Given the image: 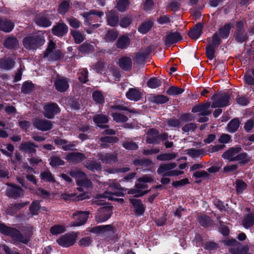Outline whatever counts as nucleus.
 <instances>
[{
	"mask_svg": "<svg viewBox=\"0 0 254 254\" xmlns=\"http://www.w3.org/2000/svg\"><path fill=\"white\" fill-rule=\"evenodd\" d=\"M112 117L114 120L117 122L124 123L128 120V118L126 116L118 113H113Z\"/></svg>",
	"mask_w": 254,
	"mask_h": 254,
	"instance_id": "58",
	"label": "nucleus"
},
{
	"mask_svg": "<svg viewBox=\"0 0 254 254\" xmlns=\"http://www.w3.org/2000/svg\"><path fill=\"white\" fill-rule=\"evenodd\" d=\"M67 21L69 25L73 28L77 29L80 27L81 24L80 22L73 17L67 18Z\"/></svg>",
	"mask_w": 254,
	"mask_h": 254,
	"instance_id": "62",
	"label": "nucleus"
},
{
	"mask_svg": "<svg viewBox=\"0 0 254 254\" xmlns=\"http://www.w3.org/2000/svg\"><path fill=\"white\" fill-rule=\"evenodd\" d=\"M244 27V23L242 21H239L236 24V30L234 32L233 37L237 43L246 42L249 39V35Z\"/></svg>",
	"mask_w": 254,
	"mask_h": 254,
	"instance_id": "3",
	"label": "nucleus"
},
{
	"mask_svg": "<svg viewBox=\"0 0 254 254\" xmlns=\"http://www.w3.org/2000/svg\"><path fill=\"white\" fill-rule=\"evenodd\" d=\"M76 237V235L74 232L68 233L61 236L56 241L60 246L63 248H68L74 244Z\"/></svg>",
	"mask_w": 254,
	"mask_h": 254,
	"instance_id": "5",
	"label": "nucleus"
},
{
	"mask_svg": "<svg viewBox=\"0 0 254 254\" xmlns=\"http://www.w3.org/2000/svg\"><path fill=\"white\" fill-rule=\"evenodd\" d=\"M41 179L46 181L49 183H55L56 182V180L52 174L49 171H44L41 173Z\"/></svg>",
	"mask_w": 254,
	"mask_h": 254,
	"instance_id": "49",
	"label": "nucleus"
},
{
	"mask_svg": "<svg viewBox=\"0 0 254 254\" xmlns=\"http://www.w3.org/2000/svg\"><path fill=\"white\" fill-rule=\"evenodd\" d=\"M197 221L200 225L204 228H208L212 225V220L210 217L206 215H201L197 217Z\"/></svg>",
	"mask_w": 254,
	"mask_h": 254,
	"instance_id": "32",
	"label": "nucleus"
},
{
	"mask_svg": "<svg viewBox=\"0 0 254 254\" xmlns=\"http://www.w3.org/2000/svg\"><path fill=\"white\" fill-rule=\"evenodd\" d=\"M210 106V103L207 102L203 104L196 105L194 106L191 111L193 113H197L202 111V110H208Z\"/></svg>",
	"mask_w": 254,
	"mask_h": 254,
	"instance_id": "54",
	"label": "nucleus"
},
{
	"mask_svg": "<svg viewBox=\"0 0 254 254\" xmlns=\"http://www.w3.org/2000/svg\"><path fill=\"white\" fill-rule=\"evenodd\" d=\"M123 146L127 150H136L138 145L131 139H127L123 142Z\"/></svg>",
	"mask_w": 254,
	"mask_h": 254,
	"instance_id": "47",
	"label": "nucleus"
},
{
	"mask_svg": "<svg viewBox=\"0 0 254 254\" xmlns=\"http://www.w3.org/2000/svg\"><path fill=\"white\" fill-rule=\"evenodd\" d=\"M93 120L96 125L101 128H107L108 125H105L109 122V117L103 114H96L93 117Z\"/></svg>",
	"mask_w": 254,
	"mask_h": 254,
	"instance_id": "16",
	"label": "nucleus"
},
{
	"mask_svg": "<svg viewBox=\"0 0 254 254\" xmlns=\"http://www.w3.org/2000/svg\"><path fill=\"white\" fill-rule=\"evenodd\" d=\"M192 178L195 179L194 183L197 184H199L202 182V180L201 179H208L210 175L204 170H200L195 171L192 174Z\"/></svg>",
	"mask_w": 254,
	"mask_h": 254,
	"instance_id": "29",
	"label": "nucleus"
},
{
	"mask_svg": "<svg viewBox=\"0 0 254 254\" xmlns=\"http://www.w3.org/2000/svg\"><path fill=\"white\" fill-rule=\"evenodd\" d=\"M41 208V206L40 201L38 200H34L31 203L29 208V210L31 215L33 216L38 215L39 211Z\"/></svg>",
	"mask_w": 254,
	"mask_h": 254,
	"instance_id": "34",
	"label": "nucleus"
},
{
	"mask_svg": "<svg viewBox=\"0 0 254 254\" xmlns=\"http://www.w3.org/2000/svg\"><path fill=\"white\" fill-rule=\"evenodd\" d=\"M129 201L133 208L134 214L136 216H142L144 214L146 206L143 204L141 199L130 198Z\"/></svg>",
	"mask_w": 254,
	"mask_h": 254,
	"instance_id": "10",
	"label": "nucleus"
},
{
	"mask_svg": "<svg viewBox=\"0 0 254 254\" xmlns=\"http://www.w3.org/2000/svg\"><path fill=\"white\" fill-rule=\"evenodd\" d=\"M84 166L91 172H99L101 170L102 167L100 163L95 161L94 160H87L84 162Z\"/></svg>",
	"mask_w": 254,
	"mask_h": 254,
	"instance_id": "25",
	"label": "nucleus"
},
{
	"mask_svg": "<svg viewBox=\"0 0 254 254\" xmlns=\"http://www.w3.org/2000/svg\"><path fill=\"white\" fill-rule=\"evenodd\" d=\"M44 34L38 33L30 35L23 39V45L28 50H34L41 47L45 43Z\"/></svg>",
	"mask_w": 254,
	"mask_h": 254,
	"instance_id": "2",
	"label": "nucleus"
},
{
	"mask_svg": "<svg viewBox=\"0 0 254 254\" xmlns=\"http://www.w3.org/2000/svg\"><path fill=\"white\" fill-rule=\"evenodd\" d=\"M130 38L125 35L120 36L116 43V47L118 49L123 50L127 49L130 45Z\"/></svg>",
	"mask_w": 254,
	"mask_h": 254,
	"instance_id": "27",
	"label": "nucleus"
},
{
	"mask_svg": "<svg viewBox=\"0 0 254 254\" xmlns=\"http://www.w3.org/2000/svg\"><path fill=\"white\" fill-rule=\"evenodd\" d=\"M182 39V37L179 32H171L167 35L165 40V45L170 46L176 43Z\"/></svg>",
	"mask_w": 254,
	"mask_h": 254,
	"instance_id": "19",
	"label": "nucleus"
},
{
	"mask_svg": "<svg viewBox=\"0 0 254 254\" xmlns=\"http://www.w3.org/2000/svg\"><path fill=\"white\" fill-rule=\"evenodd\" d=\"M67 26L63 22H59L54 25L51 29L52 33L58 37H63L68 32Z\"/></svg>",
	"mask_w": 254,
	"mask_h": 254,
	"instance_id": "14",
	"label": "nucleus"
},
{
	"mask_svg": "<svg viewBox=\"0 0 254 254\" xmlns=\"http://www.w3.org/2000/svg\"><path fill=\"white\" fill-rule=\"evenodd\" d=\"M236 190L238 194H241L247 188V184L243 181L238 180L236 182Z\"/></svg>",
	"mask_w": 254,
	"mask_h": 254,
	"instance_id": "51",
	"label": "nucleus"
},
{
	"mask_svg": "<svg viewBox=\"0 0 254 254\" xmlns=\"http://www.w3.org/2000/svg\"><path fill=\"white\" fill-rule=\"evenodd\" d=\"M68 173L71 177L75 178L76 180L87 177L86 174L84 172L78 169L71 170L68 172Z\"/></svg>",
	"mask_w": 254,
	"mask_h": 254,
	"instance_id": "45",
	"label": "nucleus"
},
{
	"mask_svg": "<svg viewBox=\"0 0 254 254\" xmlns=\"http://www.w3.org/2000/svg\"><path fill=\"white\" fill-rule=\"evenodd\" d=\"M18 204L19 203L10 204L5 210L6 214L11 216L16 214L19 210L21 209L20 205Z\"/></svg>",
	"mask_w": 254,
	"mask_h": 254,
	"instance_id": "39",
	"label": "nucleus"
},
{
	"mask_svg": "<svg viewBox=\"0 0 254 254\" xmlns=\"http://www.w3.org/2000/svg\"><path fill=\"white\" fill-rule=\"evenodd\" d=\"M9 175L8 171L6 169L4 160H0V178H5Z\"/></svg>",
	"mask_w": 254,
	"mask_h": 254,
	"instance_id": "56",
	"label": "nucleus"
},
{
	"mask_svg": "<svg viewBox=\"0 0 254 254\" xmlns=\"http://www.w3.org/2000/svg\"><path fill=\"white\" fill-rule=\"evenodd\" d=\"M190 184L189 180L188 178H184L179 181H176L172 183V186L175 188H178Z\"/></svg>",
	"mask_w": 254,
	"mask_h": 254,
	"instance_id": "60",
	"label": "nucleus"
},
{
	"mask_svg": "<svg viewBox=\"0 0 254 254\" xmlns=\"http://www.w3.org/2000/svg\"><path fill=\"white\" fill-rule=\"evenodd\" d=\"M203 25L201 23H197L194 27L190 29L188 33L189 36L193 39L198 38L202 33Z\"/></svg>",
	"mask_w": 254,
	"mask_h": 254,
	"instance_id": "21",
	"label": "nucleus"
},
{
	"mask_svg": "<svg viewBox=\"0 0 254 254\" xmlns=\"http://www.w3.org/2000/svg\"><path fill=\"white\" fill-rule=\"evenodd\" d=\"M44 116L48 119H53L55 115L59 113L61 110L58 105L55 103H47L43 107Z\"/></svg>",
	"mask_w": 254,
	"mask_h": 254,
	"instance_id": "8",
	"label": "nucleus"
},
{
	"mask_svg": "<svg viewBox=\"0 0 254 254\" xmlns=\"http://www.w3.org/2000/svg\"><path fill=\"white\" fill-rule=\"evenodd\" d=\"M0 233L4 236L11 238L15 242L27 245L31 241L33 235V230L31 227L27 228L26 229V232L23 234L18 229L8 226L3 223H0Z\"/></svg>",
	"mask_w": 254,
	"mask_h": 254,
	"instance_id": "1",
	"label": "nucleus"
},
{
	"mask_svg": "<svg viewBox=\"0 0 254 254\" xmlns=\"http://www.w3.org/2000/svg\"><path fill=\"white\" fill-rule=\"evenodd\" d=\"M3 45L5 48L9 50H16L19 47V43L17 38L13 36H9L4 41Z\"/></svg>",
	"mask_w": 254,
	"mask_h": 254,
	"instance_id": "22",
	"label": "nucleus"
},
{
	"mask_svg": "<svg viewBox=\"0 0 254 254\" xmlns=\"http://www.w3.org/2000/svg\"><path fill=\"white\" fill-rule=\"evenodd\" d=\"M216 48L212 47L210 45H207L206 47V55L208 59L211 60L214 57V53Z\"/></svg>",
	"mask_w": 254,
	"mask_h": 254,
	"instance_id": "61",
	"label": "nucleus"
},
{
	"mask_svg": "<svg viewBox=\"0 0 254 254\" xmlns=\"http://www.w3.org/2000/svg\"><path fill=\"white\" fill-rule=\"evenodd\" d=\"M169 100V98L163 95H158L155 96L153 98V101L156 104H163L167 102Z\"/></svg>",
	"mask_w": 254,
	"mask_h": 254,
	"instance_id": "63",
	"label": "nucleus"
},
{
	"mask_svg": "<svg viewBox=\"0 0 254 254\" xmlns=\"http://www.w3.org/2000/svg\"><path fill=\"white\" fill-rule=\"evenodd\" d=\"M161 81L160 79L153 77L148 80L147 82V86L151 88H156L161 85Z\"/></svg>",
	"mask_w": 254,
	"mask_h": 254,
	"instance_id": "52",
	"label": "nucleus"
},
{
	"mask_svg": "<svg viewBox=\"0 0 254 254\" xmlns=\"http://www.w3.org/2000/svg\"><path fill=\"white\" fill-rule=\"evenodd\" d=\"M66 231L65 227L60 224H56L52 226L50 229V232L53 235H58L64 233Z\"/></svg>",
	"mask_w": 254,
	"mask_h": 254,
	"instance_id": "40",
	"label": "nucleus"
},
{
	"mask_svg": "<svg viewBox=\"0 0 254 254\" xmlns=\"http://www.w3.org/2000/svg\"><path fill=\"white\" fill-rule=\"evenodd\" d=\"M231 28V25L230 23L225 24L224 26L221 27L219 30L221 37L223 39L227 38L229 35Z\"/></svg>",
	"mask_w": 254,
	"mask_h": 254,
	"instance_id": "43",
	"label": "nucleus"
},
{
	"mask_svg": "<svg viewBox=\"0 0 254 254\" xmlns=\"http://www.w3.org/2000/svg\"><path fill=\"white\" fill-rule=\"evenodd\" d=\"M221 42V40L217 33H215L212 36V43L208 44L214 48H217Z\"/></svg>",
	"mask_w": 254,
	"mask_h": 254,
	"instance_id": "64",
	"label": "nucleus"
},
{
	"mask_svg": "<svg viewBox=\"0 0 254 254\" xmlns=\"http://www.w3.org/2000/svg\"><path fill=\"white\" fill-rule=\"evenodd\" d=\"M242 149L240 147H231L226 151L222 157L224 159H246L248 155L246 153H242L239 154Z\"/></svg>",
	"mask_w": 254,
	"mask_h": 254,
	"instance_id": "6",
	"label": "nucleus"
},
{
	"mask_svg": "<svg viewBox=\"0 0 254 254\" xmlns=\"http://www.w3.org/2000/svg\"><path fill=\"white\" fill-rule=\"evenodd\" d=\"M89 215V212L88 211H76L72 216V218L75 220L72 223V225L77 227L84 225L88 219Z\"/></svg>",
	"mask_w": 254,
	"mask_h": 254,
	"instance_id": "7",
	"label": "nucleus"
},
{
	"mask_svg": "<svg viewBox=\"0 0 254 254\" xmlns=\"http://www.w3.org/2000/svg\"><path fill=\"white\" fill-rule=\"evenodd\" d=\"M158 133H159V131L156 129L151 128L149 129L147 133L146 142L149 144H158Z\"/></svg>",
	"mask_w": 254,
	"mask_h": 254,
	"instance_id": "18",
	"label": "nucleus"
},
{
	"mask_svg": "<svg viewBox=\"0 0 254 254\" xmlns=\"http://www.w3.org/2000/svg\"><path fill=\"white\" fill-rule=\"evenodd\" d=\"M127 97L130 100L137 101L141 98V93L136 88H130L126 93Z\"/></svg>",
	"mask_w": 254,
	"mask_h": 254,
	"instance_id": "30",
	"label": "nucleus"
},
{
	"mask_svg": "<svg viewBox=\"0 0 254 254\" xmlns=\"http://www.w3.org/2000/svg\"><path fill=\"white\" fill-rule=\"evenodd\" d=\"M129 4L128 0H120L117 2L116 7L119 11L124 12L127 9Z\"/></svg>",
	"mask_w": 254,
	"mask_h": 254,
	"instance_id": "48",
	"label": "nucleus"
},
{
	"mask_svg": "<svg viewBox=\"0 0 254 254\" xmlns=\"http://www.w3.org/2000/svg\"><path fill=\"white\" fill-rule=\"evenodd\" d=\"M35 22L38 25L43 27H48L52 25V22L47 16L40 14L35 18Z\"/></svg>",
	"mask_w": 254,
	"mask_h": 254,
	"instance_id": "24",
	"label": "nucleus"
},
{
	"mask_svg": "<svg viewBox=\"0 0 254 254\" xmlns=\"http://www.w3.org/2000/svg\"><path fill=\"white\" fill-rule=\"evenodd\" d=\"M15 64V61L11 58L4 57L0 59V68L8 70L12 69Z\"/></svg>",
	"mask_w": 254,
	"mask_h": 254,
	"instance_id": "20",
	"label": "nucleus"
},
{
	"mask_svg": "<svg viewBox=\"0 0 254 254\" xmlns=\"http://www.w3.org/2000/svg\"><path fill=\"white\" fill-rule=\"evenodd\" d=\"M107 21L108 24L112 27H116L119 23L118 13L116 11L111 10L107 14Z\"/></svg>",
	"mask_w": 254,
	"mask_h": 254,
	"instance_id": "17",
	"label": "nucleus"
},
{
	"mask_svg": "<svg viewBox=\"0 0 254 254\" xmlns=\"http://www.w3.org/2000/svg\"><path fill=\"white\" fill-rule=\"evenodd\" d=\"M112 206H104L99 209V212L96 216V220L98 223H102L108 220L111 216Z\"/></svg>",
	"mask_w": 254,
	"mask_h": 254,
	"instance_id": "9",
	"label": "nucleus"
},
{
	"mask_svg": "<svg viewBox=\"0 0 254 254\" xmlns=\"http://www.w3.org/2000/svg\"><path fill=\"white\" fill-rule=\"evenodd\" d=\"M14 26V24L11 20L0 17V30L9 32L13 29Z\"/></svg>",
	"mask_w": 254,
	"mask_h": 254,
	"instance_id": "23",
	"label": "nucleus"
},
{
	"mask_svg": "<svg viewBox=\"0 0 254 254\" xmlns=\"http://www.w3.org/2000/svg\"><path fill=\"white\" fill-rule=\"evenodd\" d=\"M177 166V163L174 162L161 165L157 169V173L161 175L165 172H167L171 171V170L176 167Z\"/></svg>",
	"mask_w": 254,
	"mask_h": 254,
	"instance_id": "38",
	"label": "nucleus"
},
{
	"mask_svg": "<svg viewBox=\"0 0 254 254\" xmlns=\"http://www.w3.org/2000/svg\"><path fill=\"white\" fill-rule=\"evenodd\" d=\"M230 95L227 93L219 94L218 98L215 100L211 104L212 108H222L229 104Z\"/></svg>",
	"mask_w": 254,
	"mask_h": 254,
	"instance_id": "13",
	"label": "nucleus"
},
{
	"mask_svg": "<svg viewBox=\"0 0 254 254\" xmlns=\"http://www.w3.org/2000/svg\"><path fill=\"white\" fill-rule=\"evenodd\" d=\"M34 88V85L31 81L24 82L21 87V91L24 94L31 93Z\"/></svg>",
	"mask_w": 254,
	"mask_h": 254,
	"instance_id": "44",
	"label": "nucleus"
},
{
	"mask_svg": "<svg viewBox=\"0 0 254 254\" xmlns=\"http://www.w3.org/2000/svg\"><path fill=\"white\" fill-rule=\"evenodd\" d=\"M100 141L102 142L101 144V146L103 147H107V143H115L119 141V138L116 136H107L105 137H102L100 138Z\"/></svg>",
	"mask_w": 254,
	"mask_h": 254,
	"instance_id": "42",
	"label": "nucleus"
},
{
	"mask_svg": "<svg viewBox=\"0 0 254 254\" xmlns=\"http://www.w3.org/2000/svg\"><path fill=\"white\" fill-rule=\"evenodd\" d=\"M76 183L77 186L84 188H89L92 186L91 181L87 177L76 180Z\"/></svg>",
	"mask_w": 254,
	"mask_h": 254,
	"instance_id": "50",
	"label": "nucleus"
},
{
	"mask_svg": "<svg viewBox=\"0 0 254 254\" xmlns=\"http://www.w3.org/2000/svg\"><path fill=\"white\" fill-rule=\"evenodd\" d=\"M70 8L69 0H64L59 4L57 10L60 14L64 15L69 11Z\"/></svg>",
	"mask_w": 254,
	"mask_h": 254,
	"instance_id": "37",
	"label": "nucleus"
},
{
	"mask_svg": "<svg viewBox=\"0 0 254 254\" xmlns=\"http://www.w3.org/2000/svg\"><path fill=\"white\" fill-rule=\"evenodd\" d=\"M33 125L35 128L42 131H47L53 127L51 121L43 119H35Z\"/></svg>",
	"mask_w": 254,
	"mask_h": 254,
	"instance_id": "12",
	"label": "nucleus"
},
{
	"mask_svg": "<svg viewBox=\"0 0 254 254\" xmlns=\"http://www.w3.org/2000/svg\"><path fill=\"white\" fill-rule=\"evenodd\" d=\"M151 51V47H148L144 50H141L138 52L135 53L133 60L134 62L137 64H144Z\"/></svg>",
	"mask_w": 254,
	"mask_h": 254,
	"instance_id": "11",
	"label": "nucleus"
},
{
	"mask_svg": "<svg viewBox=\"0 0 254 254\" xmlns=\"http://www.w3.org/2000/svg\"><path fill=\"white\" fill-rule=\"evenodd\" d=\"M78 51L83 54H87L92 53L94 50V46L90 43L84 42L78 47Z\"/></svg>",
	"mask_w": 254,
	"mask_h": 254,
	"instance_id": "36",
	"label": "nucleus"
},
{
	"mask_svg": "<svg viewBox=\"0 0 254 254\" xmlns=\"http://www.w3.org/2000/svg\"><path fill=\"white\" fill-rule=\"evenodd\" d=\"M92 98L94 101L99 104H102L104 102V98L100 91H95L92 94Z\"/></svg>",
	"mask_w": 254,
	"mask_h": 254,
	"instance_id": "59",
	"label": "nucleus"
},
{
	"mask_svg": "<svg viewBox=\"0 0 254 254\" xmlns=\"http://www.w3.org/2000/svg\"><path fill=\"white\" fill-rule=\"evenodd\" d=\"M7 185L5 195L8 197L15 199L24 196L25 191L21 187L13 183H7Z\"/></svg>",
	"mask_w": 254,
	"mask_h": 254,
	"instance_id": "4",
	"label": "nucleus"
},
{
	"mask_svg": "<svg viewBox=\"0 0 254 254\" xmlns=\"http://www.w3.org/2000/svg\"><path fill=\"white\" fill-rule=\"evenodd\" d=\"M243 226L246 228H250L254 224V215L253 214H248L243 220Z\"/></svg>",
	"mask_w": 254,
	"mask_h": 254,
	"instance_id": "41",
	"label": "nucleus"
},
{
	"mask_svg": "<svg viewBox=\"0 0 254 254\" xmlns=\"http://www.w3.org/2000/svg\"><path fill=\"white\" fill-rule=\"evenodd\" d=\"M120 67L125 71H129L132 68V60L129 57H123L119 61Z\"/></svg>",
	"mask_w": 254,
	"mask_h": 254,
	"instance_id": "28",
	"label": "nucleus"
},
{
	"mask_svg": "<svg viewBox=\"0 0 254 254\" xmlns=\"http://www.w3.org/2000/svg\"><path fill=\"white\" fill-rule=\"evenodd\" d=\"M240 124L239 119L234 118L228 124L227 129L230 133L235 132L238 129Z\"/></svg>",
	"mask_w": 254,
	"mask_h": 254,
	"instance_id": "33",
	"label": "nucleus"
},
{
	"mask_svg": "<svg viewBox=\"0 0 254 254\" xmlns=\"http://www.w3.org/2000/svg\"><path fill=\"white\" fill-rule=\"evenodd\" d=\"M38 146L31 142H24L21 143L19 146V149L25 153H33L36 151V148Z\"/></svg>",
	"mask_w": 254,
	"mask_h": 254,
	"instance_id": "26",
	"label": "nucleus"
},
{
	"mask_svg": "<svg viewBox=\"0 0 254 254\" xmlns=\"http://www.w3.org/2000/svg\"><path fill=\"white\" fill-rule=\"evenodd\" d=\"M69 79L66 77L58 76L55 81L56 89L60 92L66 91L69 88Z\"/></svg>",
	"mask_w": 254,
	"mask_h": 254,
	"instance_id": "15",
	"label": "nucleus"
},
{
	"mask_svg": "<svg viewBox=\"0 0 254 254\" xmlns=\"http://www.w3.org/2000/svg\"><path fill=\"white\" fill-rule=\"evenodd\" d=\"M186 152L187 154L193 158H201L206 154L203 149H196L195 148H191L186 150Z\"/></svg>",
	"mask_w": 254,
	"mask_h": 254,
	"instance_id": "35",
	"label": "nucleus"
},
{
	"mask_svg": "<svg viewBox=\"0 0 254 254\" xmlns=\"http://www.w3.org/2000/svg\"><path fill=\"white\" fill-rule=\"evenodd\" d=\"M184 91L183 88L176 86H171L166 91V93L169 95H176L182 94Z\"/></svg>",
	"mask_w": 254,
	"mask_h": 254,
	"instance_id": "53",
	"label": "nucleus"
},
{
	"mask_svg": "<svg viewBox=\"0 0 254 254\" xmlns=\"http://www.w3.org/2000/svg\"><path fill=\"white\" fill-rule=\"evenodd\" d=\"M153 24V22L150 21L144 22L138 27V31L145 34L150 30Z\"/></svg>",
	"mask_w": 254,
	"mask_h": 254,
	"instance_id": "46",
	"label": "nucleus"
},
{
	"mask_svg": "<svg viewBox=\"0 0 254 254\" xmlns=\"http://www.w3.org/2000/svg\"><path fill=\"white\" fill-rule=\"evenodd\" d=\"M71 34L74 38L75 43L76 44L80 43L84 40L83 35L78 31L72 30L71 31Z\"/></svg>",
	"mask_w": 254,
	"mask_h": 254,
	"instance_id": "55",
	"label": "nucleus"
},
{
	"mask_svg": "<svg viewBox=\"0 0 254 254\" xmlns=\"http://www.w3.org/2000/svg\"><path fill=\"white\" fill-rule=\"evenodd\" d=\"M202 247L207 251H213L218 248V245L213 241H208L202 244Z\"/></svg>",
	"mask_w": 254,
	"mask_h": 254,
	"instance_id": "57",
	"label": "nucleus"
},
{
	"mask_svg": "<svg viewBox=\"0 0 254 254\" xmlns=\"http://www.w3.org/2000/svg\"><path fill=\"white\" fill-rule=\"evenodd\" d=\"M119 36V32L115 29H112L107 31L104 35V39L106 42H113L115 41Z\"/></svg>",
	"mask_w": 254,
	"mask_h": 254,
	"instance_id": "31",
	"label": "nucleus"
}]
</instances>
